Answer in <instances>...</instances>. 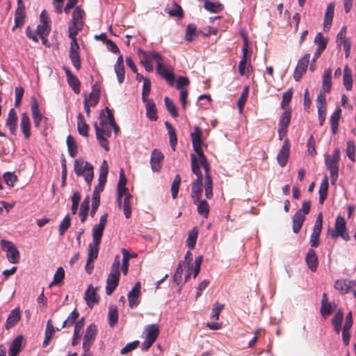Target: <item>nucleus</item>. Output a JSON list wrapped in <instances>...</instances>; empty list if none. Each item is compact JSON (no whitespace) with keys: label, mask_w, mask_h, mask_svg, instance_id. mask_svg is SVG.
Here are the masks:
<instances>
[{"label":"nucleus","mask_w":356,"mask_h":356,"mask_svg":"<svg viewBox=\"0 0 356 356\" xmlns=\"http://www.w3.org/2000/svg\"><path fill=\"white\" fill-rule=\"evenodd\" d=\"M139 52L143 55L144 58L154 60L156 63V66H159V64H163V57L158 52L152 51H145L142 49H139Z\"/></svg>","instance_id":"f704fd0d"},{"label":"nucleus","mask_w":356,"mask_h":356,"mask_svg":"<svg viewBox=\"0 0 356 356\" xmlns=\"http://www.w3.org/2000/svg\"><path fill=\"white\" fill-rule=\"evenodd\" d=\"M21 314L19 308H15L12 310L8 316L5 327L6 330H9L14 327L20 320Z\"/></svg>","instance_id":"a878e982"},{"label":"nucleus","mask_w":356,"mask_h":356,"mask_svg":"<svg viewBox=\"0 0 356 356\" xmlns=\"http://www.w3.org/2000/svg\"><path fill=\"white\" fill-rule=\"evenodd\" d=\"M79 313L78 311L74 309L69 315L68 318L63 323L62 328H64L65 327H70L73 324L76 323V321L79 318Z\"/></svg>","instance_id":"6e6d98bb"},{"label":"nucleus","mask_w":356,"mask_h":356,"mask_svg":"<svg viewBox=\"0 0 356 356\" xmlns=\"http://www.w3.org/2000/svg\"><path fill=\"white\" fill-rule=\"evenodd\" d=\"M306 264L309 268V270L312 272H316L317 270V267L318 265V257L316 254L315 250L313 248H310L305 257Z\"/></svg>","instance_id":"4be33fe9"},{"label":"nucleus","mask_w":356,"mask_h":356,"mask_svg":"<svg viewBox=\"0 0 356 356\" xmlns=\"http://www.w3.org/2000/svg\"><path fill=\"white\" fill-rule=\"evenodd\" d=\"M191 170L197 178L192 183L191 197L194 204L200 201L202 194V174L195 154H191Z\"/></svg>","instance_id":"7ed1b4c3"},{"label":"nucleus","mask_w":356,"mask_h":356,"mask_svg":"<svg viewBox=\"0 0 356 356\" xmlns=\"http://www.w3.org/2000/svg\"><path fill=\"white\" fill-rule=\"evenodd\" d=\"M346 26H343L337 34V43L339 47L341 45H343L345 51V57L348 58L350 53L351 42L348 38L346 37Z\"/></svg>","instance_id":"ddd939ff"},{"label":"nucleus","mask_w":356,"mask_h":356,"mask_svg":"<svg viewBox=\"0 0 356 356\" xmlns=\"http://www.w3.org/2000/svg\"><path fill=\"white\" fill-rule=\"evenodd\" d=\"M291 111L290 109L285 110L279 120V127L286 128L289 127L291 122Z\"/></svg>","instance_id":"de8ad7c7"},{"label":"nucleus","mask_w":356,"mask_h":356,"mask_svg":"<svg viewBox=\"0 0 356 356\" xmlns=\"http://www.w3.org/2000/svg\"><path fill=\"white\" fill-rule=\"evenodd\" d=\"M244 42L242 48V58L241 60L245 61V62H250L251 56H252V51L249 49V44L248 39L246 38H244Z\"/></svg>","instance_id":"13d9d810"},{"label":"nucleus","mask_w":356,"mask_h":356,"mask_svg":"<svg viewBox=\"0 0 356 356\" xmlns=\"http://www.w3.org/2000/svg\"><path fill=\"white\" fill-rule=\"evenodd\" d=\"M290 153V143L286 139L277 155V161L281 167H284L289 160Z\"/></svg>","instance_id":"dca6fc26"},{"label":"nucleus","mask_w":356,"mask_h":356,"mask_svg":"<svg viewBox=\"0 0 356 356\" xmlns=\"http://www.w3.org/2000/svg\"><path fill=\"white\" fill-rule=\"evenodd\" d=\"M118 321V312L115 306H111L108 311V323L113 327Z\"/></svg>","instance_id":"864d4df0"},{"label":"nucleus","mask_w":356,"mask_h":356,"mask_svg":"<svg viewBox=\"0 0 356 356\" xmlns=\"http://www.w3.org/2000/svg\"><path fill=\"white\" fill-rule=\"evenodd\" d=\"M100 123L98 125L97 122H95L93 126L95 130L96 138L99 142V144L106 151H108L109 143L107 140L108 138L111 136V125L107 118V115L104 114V110H102L99 114Z\"/></svg>","instance_id":"f03ea898"},{"label":"nucleus","mask_w":356,"mask_h":356,"mask_svg":"<svg viewBox=\"0 0 356 356\" xmlns=\"http://www.w3.org/2000/svg\"><path fill=\"white\" fill-rule=\"evenodd\" d=\"M31 113L35 128H39L42 119V115L40 113L39 104L35 97L31 99Z\"/></svg>","instance_id":"b1692460"},{"label":"nucleus","mask_w":356,"mask_h":356,"mask_svg":"<svg viewBox=\"0 0 356 356\" xmlns=\"http://www.w3.org/2000/svg\"><path fill=\"white\" fill-rule=\"evenodd\" d=\"M202 129L198 126H195L194 127V131L191 133V138L193 145L202 144Z\"/></svg>","instance_id":"09e8293b"},{"label":"nucleus","mask_w":356,"mask_h":356,"mask_svg":"<svg viewBox=\"0 0 356 356\" xmlns=\"http://www.w3.org/2000/svg\"><path fill=\"white\" fill-rule=\"evenodd\" d=\"M341 109L337 108L335 111L332 114L330 118V122L331 125V130L334 134H336L338 131V126L339 119L341 118Z\"/></svg>","instance_id":"c9c22d12"},{"label":"nucleus","mask_w":356,"mask_h":356,"mask_svg":"<svg viewBox=\"0 0 356 356\" xmlns=\"http://www.w3.org/2000/svg\"><path fill=\"white\" fill-rule=\"evenodd\" d=\"M156 70L158 74L165 79L169 85L171 86L174 85L175 75L172 67H165L163 64H159V66H156Z\"/></svg>","instance_id":"f3484780"},{"label":"nucleus","mask_w":356,"mask_h":356,"mask_svg":"<svg viewBox=\"0 0 356 356\" xmlns=\"http://www.w3.org/2000/svg\"><path fill=\"white\" fill-rule=\"evenodd\" d=\"M314 43L318 46L317 49L324 51L327 47V40L324 38L321 33H318L314 38Z\"/></svg>","instance_id":"0e129e2a"},{"label":"nucleus","mask_w":356,"mask_h":356,"mask_svg":"<svg viewBox=\"0 0 356 356\" xmlns=\"http://www.w3.org/2000/svg\"><path fill=\"white\" fill-rule=\"evenodd\" d=\"M353 285L354 284L353 281L348 280H339L335 282L334 288L342 294H345L348 292Z\"/></svg>","instance_id":"473e14b6"},{"label":"nucleus","mask_w":356,"mask_h":356,"mask_svg":"<svg viewBox=\"0 0 356 356\" xmlns=\"http://www.w3.org/2000/svg\"><path fill=\"white\" fill-rule=\"evenodd\" d=\"M145 103L146 115L152 121H156L158 119L156 104L152 99L143 101Z\"/></svg>","instance_id":"c85d7f7f"},{"label":"nucleus","mask_w":356,"mask_h":356,"mask_svg":"<svg viewBox=\"0 0 356 356\" xmlns=\"http://www.w3.org/2000/svg\"><path fill=\"white\" fill-rule=\"evenodd\" d=\"M202 34L203 32L198 30L196 25L194 24H189L187 25L186 29L184 39L186 41L191 42Z\"/></svg>","instance_id":"5701e85b"},{"label":"nucleus","mask_w":356,"mask_h":356,"mask_svg":"<svg viewBox=\"0 0 356 356\" xmlns=\"http://www.w3.org/2000/svg\"><path fill=\"white\" fill-rule=\"evenodd\" d=\"M85 12L79 6H76L72 16V19L69 22L68 34L74 33L78 35L79 31H81L83 28V16Z\"/></svg>","instance_id":"0eeeda50"},{"label":"nucleus","mask_w":356,"mask_h":356,"mask_svg":"<svg viewBox=\"0 0 356 356\" xmlns=\"http://www.w3.org/2000/svg\"><path fill=\"white\" fill-rule=\"evenodd\" d=\"M77 130L80 135L85 137L88 136L89 126L81 113L77 116Z\"/></svg>","instance_id":"2f4dec72"},{"label":"nucleus","mask_w":356,"mask_h":356,"mask_svg":"<svg viewBox=\"0 0 356 356\" xmlns=\"http://www.w3.org/2000/svg\"><path fill=\"white\" fill-rule=\"evenodd\" d=\"M93 166L88 161L82 159L75 160L74 163V170L78 177L84 176L86 182L90 186L93 177Z\"/></svg>","instance_id":"39448f33"},{"label":"nucleus","mask_w":356,"mask_h":356,"mask_svg":"<svg viewBox=\"0 0 356 356\" xmlns=\"http://www.w3.org/2000/svg\"><path fill=\"white\" fill-rule=\"evenodd\" d=\"M145 340L142 343V350L147 351L156 341L159 335V327L157 324H150L145 328Z\"/></svg>","instance_id":"6e6552de"},{"label":"nucleus","mask_w":356,"mask_h":356,"mask_svg":"<svg viewBox=\"0 0 356 356\" xmlns=\"http://www.w3.org/2000/svg\"><path fill=\"white\" fill-rule=\"evenodd\" d=\"M181 181V179L180 175H177L174 179V181H173L172 185H171V193H172V197L173 199H176L177 197Z\"/></svg>","instance_id":"680f3d73"},{"label":"nucleus","mask_w":356,"mask_h":356,"mask_svg":"<svg viewBox=\"0 0 356 356\" xmlns=\"http://www.w3.org/2000/svg\"><path fill=\"white\" fill-rule=\"evenodd\" d=\"M165 12L171 17H177L179 18H182L184 17L183 9L177 3H174L172 8H166Z\"/></svg>","instance_id":"49530a36"},{"label":"nucleus","mask_w":356,"mask_h":356,"mask_svg":"<svg viewBox=\"0 0 356 356\" xmlns=\"http://www.w3.org/2000/svg\"><path fill=\"white\" fill-rule=\"evenodd\" d=\"M165 105L168 110V111L170 113V115L173 118H177L179 116V113L177 111V108L176 105L174 104L173 101L170 99L168 97H165L164 99Z\"/></svg>","instance_id":"8fccbe9b"},{"label":"nucleus","mask_w":356,"mask_h":356,"mask_svg":"<svg viewBox=\"0 0 356 356\" xmlns=\"http://www.w3.org/2000/svg\"><path fill=\"white\" fill-rule=\"evenodd\" d=\"M50 29L51 28L49 24L40 23L37 26L36 33L42 40H45V37L49 35Z\"/></svg>","instance_id":"603ef678"},{"label":"nucleus","mask_w":356,"mask_h":356,"mask_svg":"<svg viewBox=\"0 0 356 356\" xmlns=\"http://www.w3.org/2000/svg\"><path fill=\"white\" fill-rule=\"evenodd\" d=\"M198 235V229L197 227H193L188 233V238L186 240L187 246L190 250H193L196 244L197 238Z\"/></svg>","instance_id":"37998d69"},{"label":"nucleus","mask_w":356,"mask_h":356,"mask_svg":"<svg viewBox=\"0 0 356 356\" xmlns=\"http://www.w3.org/2000/svg\"><path fill=\"white\" fill-rule=\"evenodd\" d=\"M108 173V165L107 161L104 160L99 170V183L95 186L93 193L94 195H100V193L104 191V186L106 182L107 175Z\"/></svg>","instance_id":"9b49d317"},{"label":"nucleus","mask_w":356,"mask_h":356,"mask_svg":"<svg viewBox=\"0 0 356 356\" xmlns=\"http://www.w3.org/2000/svg\"><path fill=\"white\" fill-rule=\"evenodd\" d=\"M65 72L67 81L76 94H79L81 91V82L79 79L74 76L72 72L65 66L63 67Z\"/></svg>","instance_id":"a211bd4d"},{"label":"nucleus","mask_w":356,"mask_h":356,"mask_svg":"<svg viewBox=\"0 0 356 356\" xmlns=\"http://www.w3.org/2000/svg\"><path fill=\"white\" fill-rule=\"evenodd\" d=\"M120 257L116 255L111 268V272L106 280V293L111 296L117 288L120 277Z\"/></svg>","instance_id":"20e7f679"},{"label":"nucleus","mask_w":356,"mask_h":356,"mask_svg":"<svg viewBox=\"0 0 356 356\" xmlns=\"http://www.w3.org/2000/svg\"><path fill=\"white\" fill-rule=\"evenodd\" d=\"M65 277V270L63 267H58L54 275L53 281L49 284V287H51L53 285H60L63 283V279Z\"/></svg>","instance_id":"a18cd8bd"},{"label":"nucleus","mask_w":356,"mask_h":356,"mask_svg":"<svg viewBox=\"0 0 356 356\" xmlns=\"http://www.w3.org/2000/svg\"><path fill=\"white\" fill-rule=\"evenodd\" d=\"M322 225H323V214H322V213H320L316 219L313 232L312 233V236H315L317 237L320 236V234H321V232L322 230Z\"/></svg>","instance_id":"4d7b16f0"},{"label":"nucleus","mask_w":356,"mask_h":356,"mask_svg":"<svg viewBox=\"0 0 356 356\" xmlns=\"http://www.w3.org/2000/svg\"><path fill=\"white\" fill-rule=\"evenodd\" d=\"M84 325H85L84 318H82L81 319H80L75 323L74 334H73V338H72V346H74L79 343V340L81 337V331L82 330L83 327H84Z\"/></svg>","instance_id":"c756f323"},{"label":"nucleus","mask_w":356,"mask_h":356,"mask_svg":"<svg viewBox=\"0 0 356 356\" xmlns=\"http://www.w3.org/2000/svg\"><path fill=\"white\" fill-rule=\"evenodd\" d=\"M85 300L90 308H92L95 304L99 302L96 291L92 285H90L85 292Z\"/></svg>","instance_id":"cd10ccee"},{"label":"nucleus","mask_w":356,"mask_h":356,"mask_svg":"<svg viewBox=\"0 0 356 356\" xmlns=\"http://www.w3.org/2000/svg\"><path fill=\"white\" fill-rule=\"evenodd\" d=\"M248 94L249 87L245 86L237 102V106L240 113H241L243 111L244 106L248 99Z\"/></svg>","instance_id":"c03bdc74"},{"label":"nucleus","mask_w":356,"mask_h":356,"mask_svg":"<svg viewBox=\"0 0 356 356\" xmlns=\"http://www.w3.org/2000/svg\"><path fill=\"white\" fill-rule=\"evenodd\" d=\"M22 337L18 336L11 343L9 351L12 353V355H18L20 351L21 346H22Z\"/></svg>","instance_id":"3c124183"},{"label":"nucleus","mask_w":356,"mask_h":356,"mask_svg":"<svg viewBox=\"0 0 356 356\" xmlns=\"http://www.w3.org/2000/svg\"><path fill=\"white\" fill-rule=\"evenodd\" d=\"M334 3H330L327 5L324 17V26H330L334 17Z\"/></svg>","instance_id":"a19ab883"},{"label":"nucleus","mask_w":356,"mask_h":356,"mask_svg":"<svg viewBox=\"0 0 356 356\" xmlns=\"http://www.w3.org/2000/svg\"><path fill=\"white\" fill-rule=\"evenodd\" d=\"M97 334V328L96 325L91 323L88 326L86 334L83 337V350L88 351L90 350L92 343L95 341L96 335Z\"/></svg>","instance_id":"f8f14e48"},{"label":"nucleus","mask_w":356,"mask_h":356,"mask_svg":"<svg viewBox=\"0 0 356 356\" xmlns=\"http://www.w3.org/2000/svg\"><path fill=\"white\" fill-rule=\"evenodd\" d=\"M328 187H329L328 178L327 176H325L324 179H323V181L321 184L319 191H318L319 203L321 204H323L325 199L327 198Z\"/></svg>","instance_id":"4c0bfd02"},{"label":"nucleus","mask_w":356,"mask_h":356,"mask_svg":"<svg viewBox=\"0 0 356 356\" xmlns=\"http://www.w3.org/2000/svg\"><path fill=\"white\" fill-rule=\"evenodd\" d=\"M194 151L196 152V154L198 156V159L196 157L197 161L198 162V164L200 166H202V168L204 170L205 172H207V171H210V165L207 161V159L204 154L203 150L202 149V145H193Z\"/></svg>","instance_id":"aec40b11"},{"label":"nucleus","mask_w":356,"mask_h":356,"mask_svg":"<svg viewBox=\"0 0 356 356\" xmlns=\"http://www.w3.org/2000/svg\"><path fill=\"white\" fill-rule=\"evenodd\" d=\"M20 127L26 139H29L31 136V122L28 114L24 112L21 116Z\"/></svg>","instance_id":"bb28decb"},{"label":"nucleus","mask_w":356,"mask_h":356,"mask_svg":"<svg viewBox=\"0 0 356 356\" xmlns=\"http://www.w3.org/2000/svg\"><path fill=\"white\" fill-rule=\"evenodd\" d=\"M69 57L70 60L73 65V66L77 70H79L81 67V62L80 58V55L79 51L76 52H69Z\"/></svg>","instance_id":"338daca9"},{"label":"nucleus","mask_w":356,"mask_h":356,"mask_svg":"<svg viewBox=\"0 0 356 356\" xmlns=\"http://www.w3.org/2000/svg\"><path fill=\"white\" fill-rule=\"evenodd\" d=\"M339 160L340 152L338 149L334 151L332 157L329 155L325 156V163L327 170L330 171L332 184H335L338 179Z\"/></svg>","instance_id":"423d86ee"},{"label":"nucleus","mask_w":356,"mask_h":356,"mask_svg":"<svg viewBox=\"0 0 356 356\" xmlns=\"http://www.w3.org/2000/svg\"><path fill=\"white\" fill-rule=\"evenodd\" d=\"M165 127L168 131L169 138H170V144L172 149L175 151V147L177 144V138L176 134V131L171 123L166 121L165 122Z\"/></svg>","instance_id":"e433bc0d"},{"label":"nucleus","mask_w":356,"mask_h":356,"mask_svg":"<svg viewBox=\"0 0 356 356\" xmlns=\"http://www.w3.org/2000/svg\"><path fill=\"white\" fill-rule=\"evenodd\" d=\"M1 244L2 248L6 252V257L11 264H17L19 261V252L15 244L6 240H1Z\"/></svg>","instance_id":"1a4fd4ad"},{"label":"nucleus","mask_w":356,"mask_h":356,"mask_svg":"<svg viewBox=\"0 0 356 356\" xmlns=\"http://www.w3.org/2000/svg\"><path fill=\"white\" fill-rule=\"evenodd\" d=\"M305 220V216L300 212H296L293 217V231L294 233L298 234Z\"/></svg>","instance_id":"58836bf2"},{"label":"nucleus","mask_w":356,"mask_h":356,"mask_svg":"<svg viewBox=\"0 0 356 356\" xmlns=\"http://www.w3.org/2000/svg\"><path fill=\"white\" fill-rule=\"evenodd\" d=\"M163 158L164 156L160 150L154 149L152 152L150 164L154 172H159L161 170Z\"/></svg>","instance_id":"6ab92c4d"},{"label":"nucleus","mask_w":356,"mask_h":356,"mask_svg":"<svg viewBox=\"0 0 356 356\" xmlns=\"http://www.w3.org/2000/svg\"><path fill=\"white\" fill-rule=\"evenodd\" d=\"M140 284L137 282L128 293L129 305L131 308L136 307L138 303V297L140 293Z\"/></svg>","instance_id":"412c9836"},{"label":"nucleus","mask_w":356,"mask_h":356,"mask_svg":"<svg viewBox=\"0 0 356 356\" xmlns=\"http://www.w3.org/2000/svg\"><path fill=\"white\" fill-rule=\"evenodd\" d=\"M353 83L352 70L348 65H346L343 69V83L348 91L352 90Z\"/></svg>","instance_id":"7c9ffc66"},{"label":"nucleus","mask_w":356,"mask_h":356,"mask_svg":"<svg viewBox=\"0 0 356 356\" xmlns=\"http://www.w3.org/2000/svg\"><path fill=\"white\" fill-rule=\"evenodd\" d=\"M66 143L67 145V149H68L70 156L72 158H74L76 156L77 152H78L77 145H76V143L74 138L71 135H69L67 137Z\"/></svg>","instance_id":"79ce46f5"},{"label":"nucleus","mask_w":356,"mask_h":356,"mask_svg":"<svg viewBox=\"0 0 356 356\" xmlns=\"http://www.w3.org/2000/svg\"><path fill=\"white\" fill-rule=\"evenodd\" d=\"M238 73L241 76L248 75L250 70L252 69V66L250 62H245L241 60L238 64Z\"/></svg>","instance_id":"774afa93"},{"label":"nucleus","mask_w":356,"mask_h":356,"mask_svg":"<svg viewBox=\"0 0 356 356\" xmlns=\"http://www.w3.org/2000/svg\"><path fill=\"white\" fill-rule=\"evenodd\" d=\"M309 58L310 54H306L298 60L293 73V78L296 81H299L302 75L307 72Z\"/></svg>","instance_id":"2eb2a0df"},{"label":"nucleus","mask_w":356,"mask_h":356,"mask_svg":"<svg viewBox=\"0 0 356 356\" xmlns=\"http://www.w3.org/2000/svg\"><path fill=\"white\" fill-rule=\"evenodd\" d=\"M81 197V194L78 191L74 192L72 195L71 211L73 215L77 212Z\"/></svg>","instance_id":"69168bd1"},{"label":"nucleus","mask_w":356,"mask_h":356,"mask_svg":"<svg viewBox=\"0 0 356 356\" xmlns=\"http://www.w3.org/2000/svg\"><path fill=\"white\" fill-rule=\"evenodd\" d=\"M198 202L197 205V212L200 215L204 216V218H207L209 213V204L206 200H200Z\"/></svg>","instance_id":"052dcab7"},{"label":"nucleus","mask_w":356,"mask_h":356,"mask_svg":"<svg viewBox=\"0 0 356 356\" xmlns=\"http://www.w3.org/2000/svg\"><path fill=\"white\" fill-rule=\"evenodd\" d=\"M204 7L208 11L215 13L221 11L223 8L222 4L217 2H211L209 1H206L204 2Z\"/></svg>","instance_id":"5fc2aeb1"},{"label":"nucleus","mask_w":356,"mask_h":356,"mask_svg":"<svg viewBox=\"0 0 356 356\" xmlns=\"http://www.w3.org/2000/svg\"><path fill=\"white\" fill-rule=\"evenodd\" d=\"M204 189H205V196L207 199H211L213 197V181L211 175L209 171L205 172V183H204Z\"/></svg>","instance_id":"ea45409f"},{"label":"nucleus","mask_w":356,"mask_h":356,"mask_svg":"<svg viewBox=\"0 0 356 356\" xmlns=\"http://www.w3.org/2000/svg\"><path fill=\"white\" fill-rule=\"evenodd\" d=\"M331 237L332 238L341 237L346 241L350 240V236L346 232V222L345 218L340 215H339L336 218L335 228L334 230L331 233Z\"/></svg>","instance_id":"9d476101"},{"label":"nucleus","mask_w":356,"mask_h":356,"mask_svg":"<svg viewBox=\"0 0 356 356\" xmlns=\"http://www.w3.org/2000/svg\"><path fill=\"white\" fill-rule=\"evenodd\" d=\"M108 213H104L100 217L99 222L93 226L92 229V242L88 245V259L89 261H94L97 257L99 245L104 234V230L107 223Z\"/></svg>","instance_id":"f257e3e1"},{"label":"nucleus","mask_w":356,"mask_h":356,"mask_svg":"<svg viewBox=\"0 0 356 356\" xmlns=\"http://www.w3.org/2000/svg\"><path fill=\"white\" fill-rule=\"evenodd\" d=\"M71 225V218L69 214L66 215L59 225V234L63 236Z\"/></svg>","instance_id":"bf43d9fd"},{"label":"nucleus","mask_w":356,"mask_h":356,"mask_svg":"<svg viewBox=\"0 0 356 356\" xmlns=\"http://www.w3.org/2000/svg\"><path fill=\"white\" fill-rule=\"evenodd\" d=\"M26 17V9L22 0H17V7L15 13V26L12 31L14 32L16 29L24 25Z\"/></svg>","instance_id":"4468645a"},{"label":"nucleus","mask_w":356,"mask_h":356,"mask_svg":"<svg viewBox=\"0 0 356 356\" xmlns=\"http://www.w3.org/2000/svg\"><path fill=\"white\" fill-rule=\"evenodd\" d=\"M17 120L18 118L15 111L14 108H11L8 112L6 125L9 128L10 133L13 135H15L17 132Z\"/></svg>","instance_id":"393cba45"},{"label":"nucleus","mask_w":356,"mask_h":356,"mask_svg":"<svg viewBox=\"0 0 356 356\" xmlns=\"http://www.w3.org/2000/svg\"><path fill=\"white\" fill-rule=\"evenodd\" d=\"M132 195L130 193L127 194V197H124L123 202V211L127 218H129L131 216V209L130 205V200Z\"/></svg>","instance_id":"e2e57ef3"},{"label":"nucleus","mask_w":356,"mask_h":356,"mask_svg":"<svg viewBox=\"0 0 356 356\" xmlns=\"http://www.w3.org/2000/svg\"><path fill=\"white\" fill-rule=\"evenodd\" d=\"M331 76H332V70L331 69H327L324 71L323 75V81H322V90L325 92H330L331 88H332V81H331Z\"/></svg>","instance_id":"72a5a7b5"}]
</instances>
